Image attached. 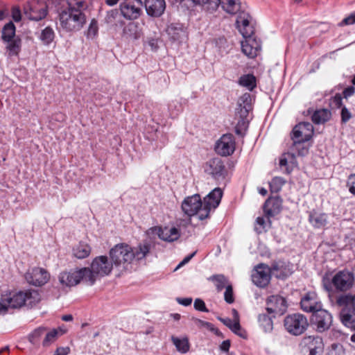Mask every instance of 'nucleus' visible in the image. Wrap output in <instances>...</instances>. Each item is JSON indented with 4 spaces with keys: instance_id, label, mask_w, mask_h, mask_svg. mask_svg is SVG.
I'll return each mask as SVG.
<instances>
[{
    "instance_id": "obj_40",
    "label": "nucleus",
    "mask_w": 355,
    "mask_h": 355,
    "mask_svg": "<svg viewBox=\"0 0 355 355\" xmlns=\"http://www.w3.org/2000/svg\"><path fill=\"white\" fill-rule=\"evenodd\" d=\"M259 325L263 330L268 333L272 331L273 329V322L272 318L266 314H260L258 318Z\"/></svg>"
},
{
    "instance_id": "obj_5",
    "label": "nucleus",
    "mask_w": 355,
    "mask_h": 355,
    "mask_svg": "<svg viewBox=\"0 0 355 355\" xmlns=\"http://www.w3.org/2000/svg\"><path fill=\"white\" fill-rule=\"evenodd\" d=\"M314 128L309 122H301L295 125L291 133L293 141L291 149L299 156H304L309 152L305 143L309 141L313 135Z\"/></svg>"
},
{
    "instance_id": "obj_28",
    "label": "nucleus",
    "mask_w": 355,
    "mask_h": 355,
    "mask_svg": "<svg viewBox=\"0 0 355 355\" xmlns=\"http://www.w3.org/2000/svg\"><path fill=\"white\" fill-rule=\"evenodd\" d=\"M103 23L108 28H113L114 30L117 27L122 26L123 24V21L121 19L119 11L116 9L110 10L107 12Z\"/></svg>"
},
{
    "instance_id": "obj_64",
    "label": "nucleus",
    "mask_w": 355,
    "mask_h": 355,
    "mask_svg": "<svg viewBox=\"0 0 355 355\" xmlns=\"http://www.w3.org/2000/svg\"><path fill=\"white\" fill-rule=\"evenodd\" d=\"M219 320L220 322H222L225 326H227L229 328H230V327L232 326V324L234 322V320L229 318H220Z\"/></svg>"
},
{
    "instance_id": "obj_10",
    "label": "nucleus",
    "mask_w": 355,
    "mask_h": 355,
    "mask_svg": "<svg viewBox=\"0 0 355 355\" xmlns=\"http://www.w3.org/2000/svg\"><path fill=\"white\" fill-rule=\"evenodd\" d=\"M203 202L199 194H194L184 198L182 202L181 208L185 215L191 217L196 216L200 220H204L206 218H201L200 214L203 209Z\"/></svg>"
},
{
    "instance_id": "obj_59",
    "label": "nucleus",
    "mask_w": 355,
    "mask_h": 355,
    "mask_svg": "<svg viewBox=\"0 0 355 355\" xmlns=\"http://www.w3.org/2000/svg\"><path fill=\"white\" fill-rule=\"evenodd\" d=\"M332 103L335 107L339 108L343 104V98L340 94H336L332 99Z\"/></svg>"
},
{
    "instance_id": "obj_36",
    "label": "nucleus",
    "mask_w": 355,
    "mask_h": 355,
    "mask_svg": "<svg viewBox=\"0 0 355 355\" xmlns=\"http://www.w3.org/2000/svg\"><path fill=\"white\" fill-rule=\"evenodd\" d=\"M47 329L44 327H39L33 330L28 335V340L33 345L38 346L40 344L41 338L44 336Z\"/></svg>"
},
{
    "instance_id": "obj_13",
    "label": "nucleus",
    "mask_w": 355,
    "mask_h": 355,
    "mask_svg": "<svg viewBox=\"0 0 355 355\" xmlns=\"http://www.w3.org/2000/svg\"><path fill=\"white\" fill-rule=\"evenodd\" d=\"M223 191L217 187L213 189L203 200V209L201 211V218H208L211 209H215L219 205L223 197Z\"/></svg>"
},
{
    "instance_id": "obj_29",
    "label": "nucleus",
    "mask_w": 355,
    "mask_h": 355,
    "mask_svg": "<svg viewBox=\"0 0 355 355\" xmlns=\"http://www.w3.org/2000/svg\"><path fill=\"white\" fill-rule=\"evenodd\" d=\"M167 33L174 41H180L187 36L186 28L180 23H172L167 28Z\"/></svg>"
},
{
    "instance_id": "obj_49",
    "label": "nucleus",
    "mask_w": 355,
    "mask_h": 355,
    "mask_svg": "<svg viewBox=\"0 0 355 355\" xmlns=\"http://www.w3.org/2000/svg\"><path fill=\"white\" fill-rule=\"evenodd\" d=\"M230 329L232 332H234L235 334L238 335L241 338H246V332L241 329L239 320H234Z\"/></svg>"
},
{
    "instance_id": "obj_30",
    "label": "nucleus",
    "mask_w": 355,
    "mask_h": 355,
    "mask_svg": "<svg viewBox=\"0 0 355 355\" xmlns=\"http://www.w3.org/2000/svg\"><path fill=\"white\" fill-rule=\"evenodd\" d=\"M270 269L272 275L278 279H285L291 273L288 266L284 261L273 263Z\"/></svg>"
},
{
    "instance_id": "obj_50",
    "label": "nucleus",
    "mask_w": 355,
    "mask_h": 355,
    "mask_svg": "<svg viewBox=\"0 0 355 355\" xmlns=\"http://www.w3.org/2000/svg\"><path fill=\"white\" fill-rule=\"evenodd\" d=\"M238 105L245 106L246 107L252 108V97L250 94H243L238 100Z\"/></svg>"
},
{
    "instance_id": "obj_38",
    "label": "nucleus",
    "mask_w": 355,
    "mask_h": 355,
    "mask_svg": "<svg viewBox=\"0 0 355 355\" xmlns=\"http://www.w3.org/2000/svg\"><path fill=\"white\" fill-rule=\"evenodd\" d=\"M171 340L175 346L176 349L182 354L187 353L189 350V343L187 338H179L174 336H171Z\"/></svg>"
},
{
    "instance_id": "obj_8",
    "label": "nucleus",
    "mask_w": 355,
    "mask_h": 355,
    "mask_svg": "<svg viewBox=\"0 0 355 355\" xmlns=\"http://www.w3.org/2000/svg\"><path fill=\"white\" fill-rule=\"evenodd\" d=\"M112 261H109L107 257H96L92 262L89 268V285H93L98 276L103 277L109 275L113 267Z\"/></svg>"
},
{
    "instance_id": "obj_46",
    "label": "nucleus",
    "mask_w": 355,
    "mask_h": 355,
    "mask_svg": "<svg viewBox=\"0 0 355 355\" xmlns=\"http://www.w3.org/2000/svg\"><path fill=\"white\" fill-rule=\"evenodd\" d=\"M222 7L227 12L234 15L240 10L241 6L234 0H227V3L222 4Z\"/></svg>"
},
{
    "instance_id": "obj_7",
    "label": "nucleus",
    "mask_w": 355,
    "mask_h": 355,
    "mask_svg": "<svg viewBox=\"0 0 355 355\" xmlns=\"http://www.w3.org/2000/svg\"><path fill=\"white\" fill-rule=\"evenodd\" d=\"M49 6L44 0H31L24 6V17L31 21H41L46 17Z\"/></svg>"
},
{
    "instance_id": "obj_12",
    "label": "nucleus",
    "mask_w": 355,
    "mask_h": 355,
    "mask_svg": "<svg viewBox=\"0 0 355 355\" xmlns=\"http://www.w3.org/2000/svg\"><path fill=\"white\" fill-rule=\"evenodd\" d=\"M204 171L216 181L224 180L227 174L224 162L219 157L207 162L204 166Z\"/></svg>"
},
{
    "instance_id": "obj_21",
    "label": "nucleus",
    "mask_w": 355,
    "mask_h": 355,
    "mask_svg": "<svg viewBox=\"0 0 355 355\" xmlns=\"http://www.w3.org/2000/svg\"><path fill=\"white\" fill-rule=\"evenodd\" d=\"M266 310L269 313L282 315L287 310V302L282 296L276 295L270 296L266 301Z\"/></svg>"
},
{
    "instance_id": "obj_61",
    "label": "nucleus",
    "mask_w": 355,
    "mask_h": 355,
    "mask_svg": "<svg viewBox=\"0 0 355 355\" xmlns=\"http://www.w3.org/2000/svg\"><path fill=\"white\" fill-rule=\"evenodd\" d=\"M178 302L183 306H187L190 305L192 302V298L191 297H185V298H177Z\"/></svg>"
},
{
    "instance_id": "obj_4",
    "label": "nucleus",
    "mask_w": 355,
    "mask_h": 355,
    "mask_svg": "<svg viewBox=\"0 0 355 355\" xmlns=\"http://www.w3.org/2000/svg\"><path fill=\"white\" fill-rule=\"evenodd\" d=\"M323 288L330 294L336 293H345L355 286V275L347 269L337 272L331 279L324 277L322 280Z\"/></svg>"
},
{
    "instance_id": "obj_45",
    "label": "nucleus",
    "mask_w": 355,
    "mask_h": 355,
    "mask_svg": "<svg viewBox=\"0 0 355 355\" xmlns=\"http://www.w3.org/2000/svg\"><path fill=\"white\" fill-rule=\"evenodd\" d=\"M58 335V331L55 329H53L50 331H46L42 341V345L44 347L49 346L56 340Z\"/></svg>"
},
{
    "instance_id": "obj_22",
    "label": "nucleus",
    "mask_w": 355,
    "mask_h": 355,
    "mask_svg": "<svg viewBox=\"0 0 355 355\" xmlns=\"http://www.w3.org/2000/svg\"><path fill=\"white\" fill-rule=\"evenodd\" d=\"M151 230L153 233L156 234L164 241L171 243L177 241L180 237V230L175 227H162L156 226Z\"/></svg>"
},
{
    "instance_id": "obj_34",
    "label": "nucleus",
    "mask_w": 355,
    "mask_h": 355,
    "mask_svg": "<svg viewBox=\"0 0 355 355\" xmlns=\"http://www.w3.org/2000/svg\"><path fill=\"white\" fill-rule=\"evenodd\" d=\"M238 83L241 86L246 87L249 91H252L257 87V79L253 74H245L239 78Z\"/></svg>"
},
{
    "instance_id": "obj_52",
    "label": "nucleus",
    "mask_w": 355,
    "mask_h": 355,
    "mask_svg": "<svg viewBox=\"0 0 355 355\" xmlns=\"http://www.w3.org/2000/svg\"><path fill=\"white\" fill-rule=\"evenodd\" d=\"M343 346L340 344H332L328 352V355H344Z\"/></svg>"
},
{
    "instance_id": "obj_56",
    "label": "nucleus",
    "mask_w": 355,
    "mask_h": 355,
    "mask_svg": "<svg viewBox=\"0 0 355 355\" xmlns=\"http://www.w3.org/2000/svg\"><path fill=\"white\" fill-rule=\"evenodd\" d=\"M355 24V12L351 13L348 17L343 19L339 26L351 25Z\"/></svg>"
},
{
    "instance_id": "obj_3",
    "label": "nucleus",
    "mask_w": 355,
    "mask_h": 355,
    "mask_svg": "<svg viewBox=\"0 0 355 355\" xmlns=\"http://www.w3.org/2000/svg\"><path fill=\"white\" fill-rule=\"evenodd\" d=\"M331 305L339 310V316L343 325L355 329V293L330 294Z\"/></svg>"
},
{
    "instance_id": "obj_47",
    "label": "nucleus",
    "mask_w": 355,
    "mask_h": 355,
    "mask_svg": "<svg viewBox=\"0 0 355 355\" xmlns=\"http://www.w3.org/2000/svg\"><path fill=\"white\" fill-rule=\"evenodd\" d=\"M285 181L281 177H275L269 183L270 189L272 193H278L281 191L282 186L284 184Z\"/></svg>"
},
{
    "instance_id": "obj_9",
    "label": "nucleus",
    "mask_w": 355,
    "mask_h": 355,
    "mask_svg": "<svg viewBox=\"0 0 355 355\" xmlns=\"http://www.w3.org/2000/svg\"><path fill=\"white\" fill-rule=\"evenodd\" d=\"M286 330L293 336L302 334L309 326L306 318L300 313L288 315L284 320Z\"/></svg>"
},
{
    "instance_id": "obj_14",
    "label": "nucleus",
    "mask_w": 355,
    "mask_h": 355,
    "mask_svg": "<svg viewBox=\"0 0 355 355\" xmlns=\"http://www.w3.org/2000/svg\"><path fill=\"white\" fill-rule=\"evenodd\" d=\"M142 6L141 0H123L120 4L121 14L127 19H136L142 12Z\"/></svg>"
},
{
    "instance_id": "obj_18",
    "label": "nucleus",
    "mask_w": 355,
    "mask_h": 355,
    "mask_svg": "<svg viewBox=\"0 0 355 355\" xmlns=\"http://www.w3.org/2000/svg\"><path fill=\"white\" fill-rule=\"evenodd\" d=\"M252 110L251 107H246L237 105L236 108L235 116L238 119V122L235 126V132L236 135L243 137L248 128L249 123V112Z\"/></svg>"
},
{
    "instance_id": "obj_54",
    "label": "nucleus",
    "mask_w": 355,
    "mask_h": 355,
    "mask_svg": "<svg viewBox=\"0 0 355 355\" xmlns=\"http://www.w3.org/2000/svg\"><path fill=\"white\" fill-rule=\"evenodd\" d=\"M347 186L349 188V191L355 196V173L351 174L348 177Z\"/></svg>"
},
{
    "instance_id": "obj_2",
    "label": "nucleus",
    "mask_w": 355,
    "mask_h": 355,
    "mask_svg": "<svg viewBox=\"0 0 355 355\" xmlns=\"http://www.w3.org/2000/svg\"><path fill=\"white\" fill-rule=\"evenodd\" d=\"M151 244L146 241L139 243L135 248L126 243H119L111 248L110 257L116 267L127 270L133 261L144 259L149 254Z\"/></svg>"
},
{
    "instance_id": "obj_1",
    "label": "nucleus",
    "mask_w": 355,
    "mask_h": 355,
    "mask_svg": "<svg viewBox=\"0 0 355 355\" xmlns=\"http://www.w3.org/2000/svg\"><path fill=\"white\" fill-rule=\"evenodd\" d=\"M51 7L59 13L60 28L67 33L80 31L86 22L81 10L83 0H47Z\"/></svg>"
},
{
    "instance_id": "obj_25",
    "label": "nucleus",
    "mask_w": 355,
    "mask_h": 355,
    "mask_svg": "<svg viewBox=\"0 0 355 355\" xmlns=\"http://www.w3.org/2000/svg\"><path fill=\"white\" fill-rule=\"evenodd\" d=\"M301 308L306 312L316 311L322 307L321 302H318L314 293H308L302 297L300 302Z\"/></svg>"
},
{
    "instance_id": "obj_48",
    "label": "nucleus",
    "mask_w": 355,
    "mask_h": 355,
    "mask_svg": "<svg viewBox=\"0 0 355 355\" xmlns=\"http://www.w3.org/2000/svg\"><path fill=\"white\" fill-rule=\"evenodd\" d=\"M240 33L242 34L243 38L255 37L254 36V23L252 22L248 26L240 27L239 28Z\"/></svg>"
},
{
    "instance_id": "obj_19",
    "label": "nucleus",
    "mask_w": 355,
    "mask_h": 355,
    "mask_svg": "<svg viewBox=\"0 0 355 355\" xmlns=\"http://www.w3.org/2000/svg\"><path fill=\"white\" fill-rule=\"evenodd\" d=\"M49 272L42 268H33L29 270L25 275V279L29 284L41 286L45 284L49 279Z\"/></svg>"
},
{
    "instance_id": "obj_53",
    "label": "nucleus",
    "mask_w": 355,
    "mask_h": 355,
    "mask_svg": "<svg viewBox=\"0 0 355 355\" xmlns=\"http://www.w3.org/2000/svg\"><path fill=\"white\" fill-rule=\"evenodd\" d=\"M195 309L202 312H209V310L207 309L205 302L199 298H197L194 301L193 304Z\"/></svg>"
},
{
    "instance_id": "obj_15",
    "label": "nucleus",
    "mask_w": 355,
    "mask_h": 355,
    "mask_svg": "<svg viewBox=\"0 0 355 355\" xmlns=\"http://www.w3.org/2000/svg\"><path fill=\"white\" fill-rule=\"evenodd\" d=\"M311 322L316 327L318 332H323L327 330L331 325L332 315L321 307L312 313Z\"/></svg>"
},
{
    "instance_id": "obj_63",
    "label": "nucleus",
    "mask_w": 355,
    "mask_h": 355,
    "mask_svg": "<svg viewBox=\"0 0 355 355\" xmlns=\"http://www.w3.org/2000/svg\"><path fill=\"white\" fill-rule=\"evenodd\" d=\"M8 308L6 304L3 300V297L0 300V314H4L7 312Z\"/></svg>"
},
{
    "instance_id": "obj_23",
    "label": "nucleus",
    "mask_w": 355,
    "mask_h": 355,
    "mask_svg": "<svg viewBox=\"0 0 355 355\" xmlns=\"http://www.w3.org/2000/svg\"><path fill=\"white\" fill-rule=\"evenodd\" d=\"M282 208V200L279 196L269 198L263 205V211L268 219L279 214Z\"/></svg>"
},
{
    "instance_id": "obj_27",
    "label": "nucleus",
    "mask_w": 355,
    "mask_h": 355,
    "mask_svg": "<svg viewBox=\"0 0 355 355\" xmlns=\"http://www.w3.org/2000/svg\"><path fill=\"white\" fill-rule=\"evenodd\" d=\"M142 35V28L138 22H129L123 29V37L130 40H139Z\"/></svg>"
},
{
    "instance_id": "obj_41",
    "label": "nucleus",
    "mask_w": 355,
    "mask_h": 355,
    "mask_svg": "<svg viewBox=\"0 0 355 355\" xmlns=\"http://www.w3.org/2000/svg\"><path fill=\"white\" fill-rule=\"evenodd\" d=\"M209 279L214 282L218 292L225 288L228 282L227 277L223 275H214Z\"/></svg>"
},
{
    "instance_id": "obj_58",
    "label": "nucleus",
    "mask_w": 355,
    "mask_h": 355,
    "mask_svg": "<svg viewBox=\"0 0 355 355\" xmlns=\"http://www.w3.org/2000/svg\"><path fill=\"white\" fill-rule=\"evenodd\" d=\"M70 352V349L68 347H58L53 355H68Z\"/></svg>"
},
{
    "instance_id": "obj_57",
    "label": "nucleus",
    "mask_w": 355,
    "mask_h": 355,
    "mask_svg": "<svg viewBox=\"0 0 355 355\" xmlns=\"http://www.w3.org/2000/svg\"><path fill=\"white\" fill-rule=\"evenodd\" d=\"M341 121L343 123H347L352 117V114L346 107H343L341 110Z\"/></svg>"
},
{
    "instance_id": "obj_39",
    "label": "nucleus",
    "mask_w": 355,
    "mask_h": 355,
    "mask_svg": "<svg viewBox=\"0 0 355 355\" xmlns=\"http://www.w3.org/2000/svg\"><path fill=\"white\" fill-rule=\"evenodd\" d=\"M2 39L5 42L13 40L15 37V26L12 22L6 24L2 30Z\"/></svg>"
},
{
    "instance_id": "obj_55",
    "label": "nucleus",
    "mask_w": 355,
    "mask_h": 355,
    "mask_svg": "<svg viewBox=\"0 0 355 355\" xmlns=\"http://www.w3.org/2000/svg\"><path fill=\"white\" fill-rule=\"evenodd\" d=\"M11 13L12 17L15 22L19 21L22 17H24V14H21V11L19 7H13Z\"/></svg>"
},
{
    "instance_id": "obj_20",
    "label": "nucleus",
    "mask_w": 355,
    "mask_h": 355,
    "mask_svg": "<svg viewBox=\"0 0 355 355\" xmlns=\"http://www.w3.org/2000/svg\"><path fill=\"white\" fill-rule=\"evenodd\" d=\"M235 150V140L232 134L223 135L216 142V152L222 156L232 155Z\"/></svg>"
},
{
    "instance_id": "obj_16",
    "label": "nucleus",
    "mask_w": 355,
    "mask_h": 355,
    "mask_svg": "<svg viewBox=\"0 0 355 355\" xmlns=\"http://www.w3.org/2000/svg\"><path fill=\"white\" fill-rule=\"evenodd\" d=\"M304 351L309 352V355H320L324 349L322 339L320 336H305L300 343Z\"/></svg>"
},
{
    "instance_id": "obj_51",
    "label": "nucleus",
    "mask_w": 355,
    "mask_h": 355,
    "mask_svg": "<svg viewBox=\"0 0 355 355\" xmlns=\"http://www.w3.org/2000/svg\"><path fill=\"white\" fill-rule=\"evenodd\" d=\"M225 301L228 304H232L234 302V297L233 293V288L231 284H227L225 287L224 293Z\"/></svg>"
},
{
    "instance_id": "obj_43",
    "label": "nucleus",
    "mask_w": 355,
    "mask_h": 355,
    "mask_svg": "<svg viewBox=\"0 0 355 355\" xmlns=\"http://www.w3.org/2000/svg\"><path fill=\"white\" fill-rule=\"evenodd\" d=\"M55 38V33L51 27H46L42 30L40 39L42 40L44 45L50 44Z\"/></svg>"
},
{
    "instance_id": "obj_62",
    "label": "nucleus",
    "mask_w": 355,
    "mask_h": 355,
    "mask_svg": "<svg viewBox=\"0 0 355 355\" xmlns=\"http://www.w3.org/2000/svg\"><path fill=\"white\" fill-rule=\"evenodd\" d=\"M230 347V340H226L222 342L221 345H220V349L221 351L227 352L229 351Z\"/></svg>"
},
{
    "instance_id": "obj_44",
    "label": "nucleus",
    "mask_w": 355,
    "mask_h": 355,
    "mask_svg": "<svg viewBox=\"0 0 355 355\" xmlns=\"http://www.w3.org/2000/svg\"><path fill=\"white\" fill-rule=\"evenodd\" d=\"M98 33V21L95 19H92L90 21L89 27L86 31V37L87 39L93 40L96 37Z\"/></svg>"
},
{
    "instance_id": "obj_60",
    "label": "nucleus",
    "mask_w": 355,
    "mask_h": 355,
    "mask_svg": "<svg viewBox=\"0 0 355 355\" xmlns=\"http://www.w3.org/2000/svg\"><path fill=\"white\" fill-rule=\"evenodd\" d=\"M355 93V89L353 86H349L343 90V94L344 98H347Z\"/></svg>"
},
{
    "instance_id": "obj_26",
    "label": "nucleus",
    "mask_w": 355,
    "mask_h": 355,
    "mask_svg": "<svg viewBox=\"0 0 355 355\" xmlns=\"http://www.w3.org/2000/svg\"><path fill=\"white\" fill-rule=\"evenodd\" d=\"M145 8L149 16L158 17L164 13L166 3L164 0H146Z\"/></svg>"
},
{
    "instance_id": "obj_31",
    "label": "nucleus",
    "mask_w": 355,
    "mask_h": 355,
    "mask_svg": "<svg viewBox=\"0 0 355 355\" xmlns=\"http://www.w3.org/2000/svg\"><path fill=\"white\" fill-rule=\"evenodd\" d=\"M327 215L324 213L315 211L314 210L310 211L309 215V221L315 228H321L324 227L327 222Z\"/></svg>"
},
{
    "instance_id": "obj_42",
    "label": "nucleus",
    "mask_w": 355,
    "mask_h": 355,
    "mask_svg": "<svg viewBox=\"0 0 355 355\" xmlns=\"http://www.w3.org/2000/svg\"><path fill=\"white\" fill-rule=\"evenodd\" d=\"M252 22H253L252 17L249 15V13L244 11L239 13L236 20V24L238 28H240V27L248 26V25Z\"/></svg>"
},
{
    "instance_id": "obj_37",
    "label": "nucleus",
    "mask_w": 355,
    "mask_h": 355,
    "mask_svg": "<svg viewBox=\"0 0 355 355\" xmlns=\"http://www.w3.org/2000/svg\"><path fill=\"white\" fill-rule=\"evenodd\" d=\"M221 4L220 0H200V3L197 4L201 9L205 12L213 13L215 12Z\"/></svg>"
},
{
    "instance_id": "obj_32",
    "label": "nucleus",
    "mask_w": 355,
    "mask_h": 355,
    "mask_svg": "<svg viewBox=\"0 0 355 355\" xmlns=\"http://www.w3.org/2000/svg\"><path fill=\"white\" fill-rule=\"evenodd\" d=\"M7 42L6 49L8 57L18 56L21 49V40L17 36L13 40Z\"/></svg>"
},
{
    "instance_id": "obj_6",
    "label": "nucleus",
    "mask_w": 355,
    "mask_h": 355,
    "mask_svg": "<svg viewBox=\"0 0 355 355\" xmlns=\"http://www.w3.org/2000/svg\"><path fill=\"white\" fill-rule=\"evenodd\" d=\"M40 294L34 290L10 293L3 296V300L8 309H18L23 306L31 308L39 302Z\"/></svg>"
},
{
    "instance_id": "obj_11",
    "label": "nucleus",
    "mask_w": 355,
    "mask_h": 355,
    "mask_svg": "<svg viewBox=\"0 0 355 355\" xmlns=\"http://www.w3.org/2000/svg\"><path fill=\"white\" fill-rule=\"evenodd\" d=\"M89 268H83L78 270L63 272L59 275V281L62 285L73 286L80 282L81 280L89 284Z\"/></svg>"
},
{
    "instance_id": "obj_35",
    "label": "nucleus",
    "mask_w": 355,
    "mask_h": 355,
    "mask_svg": "<svg viewBox=\"0 0 355 355\" xmlns=\"http://www.w3.org/2000/svg\"><path fill=\"white\" fill-rule=\"evenodd\" d=\"M331 118V112L327 109L316 110L312 115L311 119L314 123L322 124L328 121Z\"/></svg>"
},
{
    "instance_id": "obj_17",
    "label": "nucleus",
    "mask_w": 355,
    "mask_h": 355,
    "mask_svg": "<svg viewBox=\"0 0 355 355\" xmlns=\"http://www.w3.org/2000/svg\"><path fill=\"white\" fill-rule=\"evenodd\" d=\"M272 272L270 268L263 263H260L255 268L252 275V282L260 288L268 286L270 282Z\"/></svg>"
},
{
    "instance_id": "obj_24",
    "label": "nucleus",
    "mask_w": 355,
    "mask_h": 355,
    "mask_svg": "<svg viewBox=\"0 0 355 355\" xmlns=\"http://www.w3.org/2000/svg\"><path fill=\"white\" fill-rule=\"evenodd\" d=\"M241 50L249 58H254L261 50V42L256 37L244 38L241 42Z\"/></svg>"
},
{
    "instance_id": "obj_33",
    "label": "nucleus",
    "mask_w": 355,
    "mask_h": 355,
    "mask_svg": "<svg viewBox=\"0 0 355 355\" xmlns=\"http://www.w3.org/2000/svg\"><path fill=\"white\" fill-rule=\"evenodd\" d=\"M90 253L91 248L87 243L85 242H80L73 248V255L80 259L87 257Z\"/></svg>"
}]
</instances>
